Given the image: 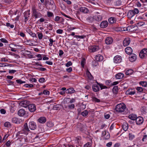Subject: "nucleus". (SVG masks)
I'll list each match as a JSON object with an SVG mask.
<instances>
[{
  "instance_id": "1",
  "label": "nucleus",
  "mask_w": 147,
  "mask_h": 147,
  "mask_svg": "<svg viewBox=\"0 0 147 147\" xmlns=\"http://www.w3.org/2000/svg\"><path fill=\"white\" fill-rule=\"evenodd\" d=\"M126 108V106L124 104H119L116 105L115 110L118 112L121 113L123 112Z\"/></svg>"
},
{
  "instance_id": "2",
  "label": "nucleus",
  "mask_w": 147,
  "mask_h": 147,
  "mask_svg": "<svg viewBox=\"0 0 147 147\" xmlns=\"http://www.w3.org/2000/svg\"><path fill=\"white\" fill-rule=\"evenodd\" d=\"M140 57L143 59L147 57V49H144L142 50L139 53Z\"/></svg>"
},
{
  "instance_id": "3",
  "label": "nucleus",
  "mask_w": 147,
  "mask_h": 147,
  "mask_svg": "<svg viewBox=\"0 0 147 147\" xmlns=\"http://www.w3.org/2000/svg\"><path fill=\"white\" fill-rule=\"evenodd\" d=\"M32 16L35 17V18L41 17L42 15L39 12L37 11L34 8L32 9Z\"/></svg>"
},
{
  "instance_id": "4",
  "label": "nucleus",
  "mask_w": 147,
  "mask_h": 147,
  "mask_svg": "<svg viewBox=\"0 0 147 147\" xmlns=\"http://www.w3.org/2000/svg\"><path fill=\"white\" fill-rule=\"evenodd\" d=\"M30 102L28 100H23L20 103V105L21 106L24 107H28L30 104Z\"/></svg>"
},
{
  "instance_id": "5",
  "label": "nucleus",
  "mask_w": 147,
  "mask_h": 147,
  "mask_svg": "<svg viewBox=\"0 0 147 147\" xmlns=\"http://www.w3.org/2000/svg\"><path fill=\"white\" fill-rule=\"evenodd\" d=\"M122 61L121 57L119 55H116L114 58V63H119Z\"/></svg>"
},
{
  "instance_id": "6",
  "label": "nucleus",
  "mask_w": 147,
  "mask_h": 147,
  "mask_svg": "<svg viewBox=\"0 0 147 147\" xmlns=\"http://www.w3.org/2000/svg\"><path fill=\"white\" fill-rule=\"evenodd\" d=\"M28 109L31 112H34L36 109V105L34 104H29L28 106Z\"/></svg>"
},
{
  "instance_id": "7",
  "label": "nucleus",
  "mask_w": 147,
  "mask_h": 147,
  "mask_svg": "<svg viewBox=\"0 0 147 147\" xmlns=\"http://www.w3.org/2000/svg\"><path fill=\"white\" fill-rule=\"evenodd\" d=\"M29 127L30 129L31 130L35 129L36 127V123L33 121H31L29 122Z\"/></svg>"
},
{
  "instance_id": "8",
  "label": "nucleus",
  "mask_w": 147,
  "mask_h": 147,
  "mask_svg": "<svg viewBox=\"0 0 147 147\" xmlns=\"http://www.w3.org/2000/svg\"><path fill=\"white\" fill-rule=\"evenodd\" d=\"M130 42V39L129 38H126L124 40L123 45L124 46L126 47L128 45Z\"/></svg>"
},
{
  "instance_id": "9",
  "label": "nucleus",
  "mask_w": 147,
  "mask_h": 147,
  "mask_svg": "<svg viewBox=\"0 0 147 147\" xmlns=\"http://www.w3.org/2000/svg\"><path fill=\"white\" fill-rule=\"evenodd\" d=\"M137 59V55L135 54H131L129 57V61L131 62H133L136 61Z\"/></svg>"
},
{
  "instance_id": "10",
  "label": "nucleus",
  "mask_w": 147,
  "mask_h": 147,
  "mask_svg": "<svg viewBox=\"0 0 147 147\" xmlns=\"http://www.w3.org/2000/svg\"><path fill=\"white\" fill-rule=\"evenodd\" d=\"M136 123L137 125H140L141 124L143 121V119L141 117H137L136 120Z\"/></svg>"
},
{
  "instance_id": "11",
  "label": "nucleus",
  "mask_w": 147,
  "mask_h": 147,
  "mask_svg": "<svg viewBox=\"0 0 147 147\" xmlns=\"http://www.w3.org/2000/svg\"><path fill=\"white\" fill-rule=\"evenodd\" d=\"M113 40L112 38L110 37H107L105 40V42L107 45H110L112 43Z\"/></svg>"
},
{
  "instance_id": "12",
  "label": "nucleus",
  "mask_w": 147,
  "mask_h": 147,
  "mask_svg": "<svg viewBox=\"0 0 147 147\" xmlns=\"http://www.w3.org/2000/svg\"><path fill=\"white\" fill-rule=\"evenodd\" d=\"M93 18L94 20H95L96 22H98L100 21L102 19L101 16L98 15L93 16Z\"/></svg>"
},
{
  "instance_id": "13",
  "label": "nucleus",
  "mask_w": 147,
  "mask_h": 147,
  "mask_svg": "<svg viewBox=\"0 0 147 147\" xmlns=\"http://www.w3.org/2000/svg\"><path fill=\"white\" fill-rule=\"evenodd\" d=\"M12 121L14 123L18 124L22 122V120L16 117H14L12 119Z\"/></svg>"
},
{
  "instance_id": "14",
  "label": "nucleus",
  "mask_w": 147,
  "mask_h": 147,
  "mask_svg": "<svg viewBox=\"0 0 147 147\" xmlns=\"http://www.w3.org/2000/svg\"><path fill=\"white\" fill-rule=\"evenodd\" d=\"M108 24V22L107 21H104L100 23V26L101 28H105L107 26Z\"/></svg>"
},
{
  "instance_id": "15",
  "label": "nucleus",
  "mask_w": 147,
  "mask_h": 147,
  "mask_svg": "<svg viewBox=\"0 0 147 147\" xmlns=\"http://www.w3.org/2000/svg\"><path fill=\"white\" fill-rule=\"evenodd\" d=\"M98 47L96 46H92L89 49L90 51L92 52H94L96 51H98Z\"/></svg>"
},
{
  "instance_id": "16",
  "label": "nucleus",
  "mask_w": 147,
  "mask_h": 147,
  "mask_svg": "<svg viewBox=\"0 0 147 147\" xmlns=\"http://www.w3.org/2000/svg\"><path fill=\"white\" fill-rule=\"evenodd\" d=\"M125 51L127 54H131L132 53L133 50L130 47H127L125 49Z\"/></svg>"
},
{
  "instance_id": "17",
  "label": "nucleus",
  "mask_w": 147,
  "mask_h": 147,
  "mask_svg": "<svg viewBox=\"0 0 147 147\" xmlns=\"http://www.w3.org/2000/svg\"><path fill=\"white\" fill-rule=\"evenodd\" d=\"M25 113L26 111L25 110L23 109H20L18 112V114L20 116H23Z\"/></svg>"
},
{
  "instance_id": "18",
  "label": "nucleus",
  "mask_w": 147,
  "mask_h": 147,
  "mask_svg": "<svg viewBox=\"0 0 147 147\" xmlns=\"http://www.w3.org/2000/svg\"><path fill=\"white\" fill-rule=\"evenodd\" d=\"M46 118L44 117H41L38 119V121L42 123H45L46 122Z\"/></svg>"
},
{
  "instance_id": "19",
  "label": "nucleus",
  "mask_w": 147,
  "mask_h": 147,
  "mask_svg": "<svg viewBox=\"0 0 147 147\" xmlns=\"http://www.w3.org/2000/svg\"><path fill=\"white\" fill-rule=\"evenodd\" d=\"M95 59L96 61H100L103 60V58L101 55H98L95 57Z\"/></svg>"
},
{
  "instance_id": "20",
  "label": "nucleus",
  "mask_w": 147,
  "mask_h": 147,
  "mask_svg": "<svg viewBox=\"0 0 147 147\" xmlns=\"http://www.w3.org/2000/svg\"><path fill=\"white\" fill-rule=\"evenodd\" d=\"M80 11L82 12L86 13L89 11L88 9L86 7H81L80 8Z\"/></svg>"
},
{
  "instance_id": "21",
  "label": "nucleus",
  "mask_w": 147,
  "mask_h": 147,
  "mask_svg": "<svg viewBox=\"0 0 147 147\" xmlns=\"http://www.w3.org/2000/svg\"><path fill=\"white\" fill-rule=\"evenodd\" d=\"M124 74L122 73H119L115 75V78L118 79H121L124 77Z\"/></svg>"
},
{
  "instance_id": "22",
  "label": "nucleus",
  "mask_w": 147,
  "mask_h": 147,
  "mask_svg": "<svg viewBox=\"0 0 147 147\" xmlns=\"http://www.w3.org/2000/svg\"><path fill=\"white\" fill-rule=\"evenodd\" d=\"M26 31L28 33L33 37H35L37 38L36 35L30 29L28 28L26 30Z\"/></svg>"
},
{
  "instance_id": "23",
  "label": "nucleus",
  "mask_w": 147,
  "mask_h": 147,
  "mask_svg": "<svg viewBox=\"0 0 147 147\" xmlns=\"http://www.w3.org/2000/svg\"><path fill=\"white\" fill-rule=\"evenodd\" d=\"M134 15V12L132 10H129L127 14V16L129 18H132Z\"/></svg>"
},
{
  "instance_id": "24",
  "label": "nucleus",
  "mask_w": 147,
  "mask_h": 147,
  "mask_svg": "<svg viewBox=\"0 0 147 147\" xmlns=\"http://www.w3.org/2000/svg\"><path fill=\"white\" fill-rule=\"evenodd\" d=\"M136 26H128L127 27V31L129 32H132L134 31L135 29H134V28L136 27Z\"/></svg>"
},
{
  "instance_id": "25",
  "label": "nucleus",
  "mask_w": 147,
  "mask_h": 147,
  "mask_svg": "<svg viewBox=\"0 0 147 147\" xmlns=\"http://www.w3.org/2000/svg\"><path fill=\"white\" fill-rule=\"evenodd\" d=\"M75 91L74 88L71 87L66 90V92L67 94H71L74 93Z\"/></svg>"
},
{
  "instance_id": "26",
  "label": "nucleus",
  "mask_w": 147,
  "mask_h": 147,
  "mask_svg": "<svg viewBox=\"0 0 147 147\" xmlns=\"http://www.w3.org/2000/svg\"><path fill=\"white\" fill-rule=\"evenodd\" d=\"M92 89L94 92H97L99 90V87L96 84H94L92 86Z\"/></svg>"
},
{
  "instance_id": "27",
  "label": "nucleus",
  "mask_w": 147,
  "mask_h": 147,
  "mask_svg": "<svg viewBox=\"0 0 147 147\" xmlns=\"http://www.w3.org/2000/svg\"><path fill=\"white\" fill-rule=\"evenodd\" d=\"M108 21L110 24H113L116 22V19L114 17H111L109 19Z\"/></svg>"
},
{
  "instance_id": "28",
  "label": "nucleus",
  "mask_w": 147,
  "mask_h": 147,
  "mask_svg": "<svg viewBox=\"0 0 147 147\" xmlns=\"http://www.w3.org/2000/svg\"><path fill=\"white\" fill-rule=\"evenodd\" d=\"M129 118L131 120H135L136 119L137 116L135 115H130L129 116Z\"/></svg>"
},
{
  "instance_id": "29",
  "label": "nucleus",
  "mask_w": 147,
  "mask_h": 147,
  "mask_svg": "<svg viewBox=\"0 0 147 147\" xmlns=\"http://www.w3.org/2000/svg\"><path fill=\"white\" fill-rule=\"evenodd\" d=\"M23 130L24 131H29V130L27 123H25L23 126Z\"/></svg>"
},
{
  "instance_id": "30",
  "label": "nucleus",
  "mask_w": 147,
  "mask_h": 147,
  "mask_svg": "<svg viewBox=\"0 0 147 147\" xmlns=\"http://www.w3.org/2000/svg\"><path fill=\"white\" fill-rule=\"evenodd\" d=\"M126 93L127 94L132 95L134 94L135 93V91H132L130 90H128L126 91Z\"/></svg>"
},
{
  "instance_id": "31",
  "label": "nucleus",
  "mask_w": 147,
  "mask_h": 147,
  "mask_svg": "<svg viewBox=\"0 0 147 147\" xmlns=\"http://www.w3.org/2000/svg\"><path fill=\"white\" fill-rule=\"evenodd\" d=\"M118 86H115L113 87L112 91L115 94H116L118 92Z\"/></svg>"
},
{
  "instance_id": "32",
  "label": "nucleus",
  "mask_w": 147,
  "mask_h": 147,
  "mask_svg": "<svg viewBox=\"0 0 147 147\" xmlns=\"http://www.w3.org/2000/svg\"><path fill=\"white\" fill-rule=\"evenodd\" d=\"M88 114V111L87 110H85L81 113V115L83 117L87 116Z\"/></svg>"
},
{
  "instance_id": "33",
  "label": "nucleus",
  "mask_w": 147,
  "mask_h": 147,
  "mask_svg": "<svg viewBox=\"0 0 147 147\" xmlns=\"http://www.w3.org/2000/svg\"><path fill=\"white\" fill-rule=\"evenodd\" d=\"M30 10H28L25 11L24 13V17H29V16L30 15Z\"/></svg>"
},
{
  "instance_id": "34",
  "label": "nucleus",
  "mask_w": 147,
  "mask_h": 147,
  "mask_svg": "<svg viewBox=\"0 0 147 147\" xmlns=\"http://www.w3.org/2000/svg\"><path fill=\"white\" fill-rule=\"evenodd\" d=\"M47 126L49 127H52L54 126L53 123L51 121H49L47 123Z\"/></svg>"
},
{
  "instance_id": "35",
  "label": "nucleus",
  "mask_w": 147,
  "mask_h": 147,
  "mask_svg": "<svg viewBox=\"0 0 147 147\" xmlns=\"http://www.w3.org/2000/svg\"><path fill=\"white\" fill-rule=\"evenodd\" d=\"M94 20L93 17H92L91 16H89L86 19V20L89 23H91Z\"/></svg>"
},
{
  "instance_id": "36",
  "label": "nucleus",
  "mask_w": 147,
  "mask_h": 147,
  "mask_svg": "<svg viewBox=\"0 0 147 147\" xmlns=\"http://www.w3.org/2000/svg\"><path fill=\"white\" fill-rule=\"evenodd\" d=\"M122 127L123 129L126 131L127 130L128 128V125L127 123H124L122 125Z\"/></svg>"
},
{
  "instance_id": "37",
  "label": "nucleus",
  "mask_w": 147,
  "mask_h": 147,
  "mask_svg": "<svg viewBox=\"0 0 147 147\" xmlns=\"http://www.w3.org/2000/svg\"><path fill=\"white\" fill-rule=\"evenodd\" d=\"M134 72V71L132 69H129L127 70L126 73L125 74L127 75L132 74Z\"/></svg>"
},
{
  "instance_id": "38",
  "label": "nucleus",
  "mask_w": 147,
  "mask_h": 147,
  "mask_svg": "<svg viewBox=\"0 0 147 147\" xmlns=\"http://www.w3.org/2000/svg\"><path fill=\"white\" fill-rule=\"evenodd\" d=\"M139 84L143 86L146 87L147 85V82H139Z\"/></svg>"
},
{
  "instance_id": "39",
  "label": "nucleus",
  "mask_w": 147,
  "mask_h": 147,
  "mask_svg": "<svg viewBox=\"0 0 147 147\" xmlns=\"http://www.w3.org/2000/svg\"><path fill=\"white\" fill-rule=\"evenodd\" d=\"M75 107V105L74 104H72L70 105H69L68 106V109L71 110L74 109Z\"/></svg>"
},
{
  "instance_id": "40",
  "label": "nucleus",
  "mask_w": 147,
  "mask_h": 147,
  "mask_svg": "<svg viewBox=\"0 0 147 147\" xmlns=\"http://www.w3.org/2000/svg\"><path fill=\"white\" fill-rule=\"evenodd\" d=\"M144 24V23L143 22H139L136 24V26H140Z\"/></svg>"
},
{
  "instance_id": "41",
  "label": "nucleus",
  "mask_w": 147,
  "mask_h": 147,
  "mask_svg": "<svg viewBox=\"0 0 147 147\" xmlns=\"http://www.w3.org/2000/svg\"><path fill=\"white\" fill-rule=\"evenodd\" d=\"M47 16L50 18V17H53L54 16V15L52 12L50 11H48L47 12Z\"/></svg>"
},
{
  "instance_id": "42",
  "label": "nucleus",
  "mask_w": 147,
  "mask_h": 147,
  "mask_svg": "<svg viewBox=\"0 0 147 147\" xmlns=\"http://www.w3.org/2000/svg\"><path fill=\"white\" fill-rule=\"evenodd\" d=\"M115 4L116 6H119L121 4V2L120 0H118L115 2Z\"/></svg>"
},
{
  "instance_id": "43",
  "label": "nucleus",
  "mask_w": 147,
  "mask_h": 147,
  "mask_svg": "<svg viewBox=\"0 0 147 147\" xmlns=\"http://www.w3.org/2000/svg\"><path fill=\"white\" fill-rule=\"evenodd\" d=\"M101 90L105 89L107 88L108 87L106 86H104L102 84H98Z\"/></svg>"
},
{
  "instance_id": "44",
  "label": "nucleus",
  "mask_w": 147,
  "mask_h": 147,
  "mask_svg": "<svg viewBox=\"0 0 147 147\" xmlns=\"http://www.w3.org/2000/svg\"><path fill=\"white\" fill-rule=\"evenodd\" d=\"M92 144L91 143L88 142L84 145V147H91Z\"/></svg>"
},
{
  "instance_id": "45",
  "label": "nucleus",
  "mask_w": 147,
  "mask_h": 147,
  "mask_svg": "<svg viewBox=\"0 0 147 147\" xmlns=\"http://www.w3.org/2000/svg\"><path fill=\"white\" fill-rule=\"evenodd\" d=\"M103 138L105 140L109 139L110 138V135L109 133L107 132V134L106 136H105Z\"/></svg>"
},
{
  "instance_id": "46",
  "label": "nucleus",
  "mask_w": 147,
  "mask_h": 147,
  "mask_svg": "<svg viewBox=\"0 0 147 147\" xmlns=\"http://www.w3.org/2000/svg\"><path fill=\"white\" fill-rule=\"evenodd\" d=\"M16 82L20 84H21L22 83H26L25 81H23L21 80L20 79L17 80H16Z\"/></svg>"
},
{
  "instance_id": "47",
  "label": "nucleus",
  "mask_w": 147,
  "mask_h": 147,
  "mask_svg": "<svg viewBox=\"0 0 147 147\" xmlns=\"http://www.w3.org/2000/svg\"><path fill=\"white\" fill-rule=\"evenodd\" d=\"M92 99L93 101H95L96 102H98L100 101V100L95 97H93Z\"/></svg>"
},
{
  "instance_id": "48",
  "label": "nucleus",
  "mask_w": 147,
  "mask_h": 147,
  "mask_svg": "<svg viewBox=\"0 0 147 147\" xmlns=\"http://www.w3.org/2000/svg\"><path fill=\"white\" fill-rule=\"evenodd\" d=\"M146 109L145 107H143L141 108V111L143 113H145L146 112Z\"/></svg>"
},
{
  "instance_id": "49",
  "label": "nucleus",
  "mask_w": 147,
  "mask_h": 147,
  "mask_svg": "<svg viewBox=\"0 0 147 147\" xmlns=\"http://www.w3.org/2000/svg\"><path fill=\"white\" fill-rule=\"evenodd\" d=\"M4 126L5 127H9L11 126L10 123L9 122H6L4 124Z\"/></svg>"
},
{
  "instance_id": "50",
  "label": "nucleus",
  "mask_w": 147,
  "mask_h": 147,
  "mask_svg": "<svg viewBox=\"0 0 147 147\" xmlns=\"http://www.w3.org/2000/svg\"><path fill=\"white\" fill-rule=\"evenodd\" d=\"M85 62V59L84 58H83L82 59V61L81 62V65L82 67H84V63Z\"/></svg>"
},
{
  "instance_id": "51",
  "label": "nucleus",
  "mask_w": 147,
  "mask_h": 147,
  "mask_svg": "<svg viewBox=\"0 0 147 147\" xmlns=\"http://www.w3.org/2000/svg\"><path fill=\"white\" fill-rule=\"evenodd\" d=\"M132 10L133 11L135 15L139 13V10L137 8H135L134 10Z\"/></svg>"
},
{
  "instance_id": "52",
  "label": "nucleus",
  "mask_w": 147,
  "mask_h": 147,
  "mask_svg": "<svg viewBox=\"0 0 147 147\" xmlns=\"http://www.w3.org/2000/svg\"><path fill=\"white\" fill-rule=\"evenodd\" d=\"M136 90L140 92H142L143 91V88L141 87H137L136 88Z\"/></svg>"
},
{
  "instance_id": "53",
  "label": "nucleus",
  "mask_w": 147,
  "mask_h": 147,
  "mask_svg": "<svg viewBox=\"0 0 147 147\" xmlns=\"http://www.w3.org/2000/svg\"><path fill=\"white\" fill-rule=\"evenodd\" d=\"M6 26L7 27H10L11 28H13L14 26L12 24H10L9 23H6Z\"/></svg>"
},
{
  "instance_id": "54",
  "label": "nucleus",
  "mask_w": 147,
  "mask_h": 147,
  "mask_svg": "<svg viewBox=\"0 0 147 147\" xmlns=\"http://www.w3.org/2000/svg\"><path fill=\"white\" fill-rule=\"evenodd\" d=\"M72 63L70 61H68L65 64V66L67 67H68L72 65Z\"/></svg>"
},
{
  "instance_id": "55",
  "label": "nucleus",
  "mask_w": 147,
  "mask_h": 147,
  "mask_svg": "<svg viewBox=\"0 0 147 147\" xmlns=\"http://www.w3.org/2000/svg\"><path fill=\"white\" fill-rule=\"evenodd\" d=\"M64 146L65 147H75L74 145L68 144L67 145L64 144Z\"/></svg>"
},
{
  "instance_id": "56",
  "label": "nucleus",
  "mask_w": 147,
  "mask_h": 147,
  "mask_svg": "<svg viewBox=\"0 0 147 147\" xmlns=\"http://www.w3.org/2000/svg\"><path fill=\"white\" fill-rule=\"evenodd\" d=\"M47 28L49 30H52L53 28V25L51 24H49L48 25Z\"/></svg>"
},
{
  "instance_id": "57",
  "label": "nucleus",
  "mask_w": 147,
  "mask_h": 147,
  "mask_svg": "<svg viewBox=\"0 0 147 147\" xmlns=\"http://www.w3.org/2000/svg\"><path fill=\"white\" fill-rule=\"evenodd\" d=\"M38 36L39 39H42V38L43 34L42 33H39L38 34Z\"/></svg>"
},
{
  "instance_id": "58",
  "label": "nucleus",
  "mask_w": 147,
  "mask_h": 147,
  "mask_svg": "<svg viewBox=\"0 0 147 147\" xmlns=\"http://www.w3.org/2000/svg\"><path fill=\"white\" fill-rule=\"evenodd\" d=\"M74 37H76L77 38H83L84 37H85V36H83V35H82V36L75 35Z\"/></svg>"
},
{
  "instance_id": "59",
  "label": "nucleus",
  "mask_w": 147,
  "mask_h": 147,
  "mask_svg": "<svg viewBox=\"0 0 147 147\" xmlns=\"http://www.w3.org/2000/svg\"><path fill=\"white\" fill-rule=\"evenodd\" d=\"M63 30L62 29H58L56 31V32L59 34H62L63 32Z\"/></svg>"
},
{
  "instance_id": "60",
  "label": "nucleus",
  "mask_w": 147,
  "mask_h": 147,
  "mask_svg": "<svg viewBox=\"0 0 147 147\" xmlns=\"http://www.w3.org/2000/svg\"><path fill=\"white\" fill-rule=\"evenodd\" d=\"M61 18V17L57 16L55 17L54 20L55 21L57 22L59 21Z\"/></svg>"
},
{
  "instance_id": "61",
  "label": "nucleus",
  "mask_w": 147,
  "mask_h": 147,
  "mask_svg": "<svg viewBox=\"0 0 147 147\" xmlns=\"http://www.w3.org/2000/svg\"><path fill=\"white\" fill-rule=\"evenodd\" d=\"M43 94L45 95H49L50 93V92L49 91L47 90H44L43 91Z\"/></svg>"
},
{
  "instance_id": "62",
  "label": "nucleus",
  "mask_w": 147,
  "mask_h": 147,
  "mask_svg": "<svg viewBox=\"0 0 147 147\" xmlns=\"http://www.w3.org/2000/svg\"><path fill=\"white\" fill-rule=\"evenodd\" d=\"M45 81V79L43 78H40L39 80V82L41 83L44 82Z\"/></svg>"
},
{
  "instance_id": "63",
  "label": "nucleus",
  "mask_w": 147,
  "mask_h": 147,
  "mask_svg": "<svg viewBox=\"0 0 147 147\" xmlns=\"http://www.w3.org/2000/svg\"><path fill=\"white\" fill-rule=\"evenodd\" d=\"M147 140V136L146 135H144L142 139L143 141H146Z\"/></svg>"
},
{
  "instance_id": "64",
  "label": "nucleus",
  "mask_w": 147,
  "mask_h": 147,
  "mask_svg": "<svg viewBox=\"0 0 147 147\" xmlns=\"http://www.w3.org/2000/svg\"><path fill=\"white\" fill-rule=\"evenodd\" d=\"M1 113L2 114H5L6 113V111L4 109H1L0 110Z\"/></svg>"
}]
</instances>
